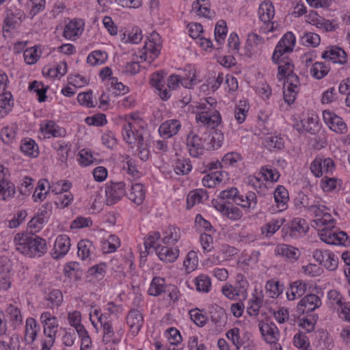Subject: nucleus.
<instances>
[{"label": "nucleus", "mask_w": 350, "mask_h": 350, "mask_svg": "<svg viewBox=\"0 0 350 350\" xmlns=\"http://www.w3.org/2000/svg\"><path fill=\"white\" fill-rule=\"evenodd\" d=\"M329 68L323 62H316L310 69L311 75L317 79H321L327 75Z\"/></svg>", "instance_id": "nucleus-40"}, {"label": "nucleus", "mask_w": 350, "mask_h": 350, "mask_svg": "<svg viewBox=\"0 0 350 350\" xmlns=\"http://www.w3.org/2000/svg\"><path fill=\"white\" fill-rule=\"evenodd\" d=\"M40 130L42 133L50 134L53 137H57L64 135L65 131L62 129L53 120H47L40 124Z\"/></svg>", "instance_id": "nucleus-25"}, {"label": "nucleus", "mask_w": 350, "mask_h": 350, "mask_svg": "<svg viewBox=\"0 0 350 350\" xmlns=\"http://www.w3.org/2000/svg\"><path fill=\"white\" fill-rule=\"evenodd\" d=\"M196 119L197 122H201L213 129L217 126L221 122V115L217 110H215L212 114L208 111H202L196 115Z\"/></svg>", "instance_id": "nucleus-15"}, {"label": "nucleus", "mask_w": 350, "mask_h": 350, "mask_svg": "<svg viewBox=\"0 0 350 350\" xmlns=\"http://www.w3.org/2000/svg\"><path fill=\"white\" fill-rule=\"evenodd\" d=\"M79 31V23L76 21H70L65 26L64 36L67 39H73L78 36Z\"/></svg>", "instance_id": "nucleus-50"}, {"label": "nucleus", "mask_w": 350, "mask_h": 350, "mask_svg": "<svg viewBox=\"0 0 350 350\" xmlns=\"http://www.w3.org/2000/svg\"><path fill=\"white\" fill-rule=\"evenodd\" d=\"M107 58V55L105 52L94 51L88 56L87 62L92 66L100 65L103 64Z\"/></svg>", "instance_id": "nucleus-39"}, {"label": "nucleus", "mask_w": 350, "mask_h": 350, "mask_svg": "<svg viewBox=\"0 0 350 350\" xmlns=\"http://www.w3.org/2000/svg\"><path fill=\"white\" fill-rule=\"evenodd\" d=\"M292 49L288 47L287 46H283L281 43L278 42L277 44L275 50L273 51L272 55V61L273 63H279L280 59L284 57V55L287 53L292 52Z\"/></svg>", "instance_id": "nucleus-45"}, {"label": "nucleus", "mask_w": 350, "mask_h": 350, "mask_svg": "<svg viewBox=\"0 0 350 350\" xmlns=\"http://www.w3.org/2000/svg\"><path fill=\"white\" fill-rule=\"evenodd\" d=\"M262 176L266 180L276 182L279 179L280 174L267 167H262L260 170Z\"/></svg>", "instance_id": "nucleus-64"}, {"label": "nucleus", "mask_w": 350, "mask_h": 350, "mask_svg": "<svg viewBox=\"0 0 350 350\" xmlns=\"http://www.w3.org/2000/svg\"><path fill=\"white\" fill-rule=\"evenodd\" d=\"M308 284L297 280L290 284L289 290L286 292V297L288 300H294L297 297L304 295L307 291Z\"/></svg>", "instance_id": "nucleus-19"}, {"label": "nucleus", "mask_w": 350, "mask_h": 350, "mask_svg": "<svg viewBox=\"0 0 350 350\" xmlns=\"http://www.w3.org/2000/svg\"><path fill=\"white\" fill-rule=\"evenodd\" d=\"M195 284L198 291L208 293L211 286V278L206 275L201 274L196 278Z\"/></svg>", "instance_id": "nucleus-37"}, {"label": "nucleus", "mask_w": 350, "mask_h": 350, "mask_svg": "<svg viewBox=\"0 0 350 350\" xmlns=\"http://www.w3.org/2000/svg\"><path fill=\"white\" fill-rule=\"evenodd\" d=\"M47 300L51 302L52 306H59L63 301L62 292L57 289L52 290L49 294Z\"/></svg>", "instance_id": "nucleus-60"}, {"label": "nucleus", "mask_w": 350, "mask_h": 350, "mask_svg": "<svg viewBox=\"0 0 350 350\" xmlns=\"http://www.w3.org/2000/svg\"><path fill=\"white\" fill-rule=\"evenodd\" d=\"M317 198L312 196V198L306 195L303 192H300L297 194L295 201L297 206H301L306 208L308 211L314 209L316 206V201Z\"/></svg>", "instance_id": "nucleus-29"}, {"label": "nucleus", "mask_w": 350, "mask_h": 350, "mask_svg": "<svg viewBox=\"0 0 350 350\" xmlns=\"http://www.w3.org/2000/svg\"><path fill=\"white\" fill-rule=\"evenodd\" d=\"M323 116L325 122L329 124V128L334 131L339 133L347 131V125L340 117L326 111L323 112Z\"/></svg>", "instance_id": "nucleus-13"}, {"label": "nucleus", "mask_w": 350, "mask_h": 350, "mask_svg": "<svg viewBox=\"0 0 350 350\" xmlns=\"http://www.w3.org/2000/svg\"><path fill=\"white\" fill-rule=\"evenodd\" d=\"M126 322L129 325L133 334L136 335L138 334L142 326V314L139 310L133 309L129 312L127 315Z\"/></svg>", "instance_id": "nucleus-17"}, {"label": "nucleus", "mask_w": 350, "mask_h": 350, "mask_svg": "<svg viewBox=\"0 0 350 350\" xmlns=\"http://www.w3.org/2000/svg\"><path fill=\"white\" fill-rule=\"evenodd\" d=\"M151 40L146 42L141 51L142 54L139 55L140 59L144 61H148L151 63L160 53V46L157 43V40H159V35L157 32H153L151 35Z\"/></svg>", "instance_id": "nucleus-3"}, {"label": "nucleus", "mask_w": 350, "mask_h": 350, "mask_svg": "<svg viewBox=\"0 0 350 350\" xmlns=\"http://www.w3.org/2000/svg\"><path fill=\"white\" fill-rule=\"evenodd\" d=\"M325 60L329 59L334 64H345L347 62L346 52L338 46H330L321 55Z\"/></svg>", "instance_id": "nucleus-11"}, {"label": "nucleus", "mask_w": 350, "mask_h": 350, "mask_svg": "<svg viewBox=\"0 0 350 350\" xmlns=\"http://www.w3.org/2000/svg\"><path fill=\"white\" fill-rule=\"evenodd\" d=\"M124 184L122 182L111 183L105 187L106 204L113 205L118 202L124 195Z\"/></svg>", "instance_id": "nucleus-6"}, {"label": "nucleus", "mask_w": 350, "mask_h": 350, "mask_svg": "<svg viewBox=\"0 0 350 350\" xmlns=\"http://www.w3.org/2000/svg\"><path fill=\"white\" fill-rule=\"evenodd\" d=\"M309 229V226L306 220L301 218H295L290 224H287L282 228L284 237L289 236L291 238L296 239L301 234H305Z\"/></svg>", "instance_id": "nucleus-4"}, {"label": "nucleus", "mask_w": 350, "mask_h": 350, "mask_svg": "<svg viewBox=\"0 0 350 350\" xmlns=\"http://www.w3.org/2000/svg\"><path fill=\"white\" fill-rule=\"evenodd\" d=\"M180 127L181 124L179 120H170L161 124L159 131L161 136L169 138L177 134Z\"/></svg>", "instance_id": "nucleus-16"}, {"label": "nucleus", "mask_w": 350, "mask_h": 350, "mask_svg": "<svg viewBox=\"0 0 350 350\" xmlns=\"http://www.w3.org/2000/svg\"><path fill=\"white\" fill-rule=\"evenodd\" d=\"M319 236L321 241L329 245H345L348 238L347 234L343 231L336 233L325 229L321 230Z\"/></svg>", "instance_id": "nucleus-10"}, {"label": "nucleus", "mask_w": 350, "mask_h": 350, "mask_svg": "<svg viewBox=\"0 0 350 350\" xmlns=\"http://www.w3.org/2000/svg\"><path fill=\"white\" fill-rule=\"evenodd\" d=\"M155 252L161 260L172 262L178 258L179 250L158 245L155 248Z\"/></svg>", "instance_id": "nucleus-18"}, {"label": "nucleus", "mask_w": 350, "mask_h": 350, "mask_svg": "<svg viewBox=\"0 0 350 350\" xmlns=\"http://www.w3.org/2000/svg\"><path fill=\"white\" fill-rule=\"evenodd\" d=\"M77 100L81 105H84L87 107H94V104L92 102V91L79 94L77 96Z\"/></svg>", "instance_id": "nucleus-58"}, {"label": "nucleus", "mask_w": 350, "mask_h": 350, "mask_svg": "<svg viewBox=\"0 0 350 350\" xmlns=\"http://www.w3.org/2000/svg\"><path fill=\"white\" fill-rule=\"evenodd\" d=\"M206 193V191L202 189L190 191L187 198V208H191L196 203L201 202L202 200L203 194Z\"/></svg>", "instance_id": "nucleus-43"}, {"label": "nucleus", "mask_w": 350, "mask_h": 350, "mask_svg": "<svg viewBox=\"0 0 350 350\" xmlns=\"http://www.w3.org/2000/svg\"><path fill=\"white\" fill-rule=\"evenodd\" d=\"M301 127L297 128L299 132L315 134L319 130V126L313 118H308L301 121Z\"/></svg>", "instance_id": "nucleus-32"}, {"label": "nucleus", "mask_w": 350, "mask_h": 350, "mask_svg": "<svg viewBox=\"0 0 350 350\" xmlns=\"http://www.w3.org/2000/svg\"><path fill=\"white\" fill-rule=\"evenodd\" d=\"M39 329L40 326L33 318L27 319L25 339L28 344H31L34 341Z\"/></svg>", "instance_id": "nucleus-21"}, {"label": "nucleus", "mask_w": 350, "mask_h": 350, "mask_svg": "<svg viewBox=\"0 0 350 350\" xmlns=\"http://www.w3.org/2000/svg\"><path fill=\"white\" fill-rule=\"evenodd\" d=\"M275 252L278 254L285 257L289 260H295L299 257L300 253L298 249L286 244H282L278 245Z\"/></svg>", "instance_id": "nucleus-22"}, {"label": "nucleus", "mask_w": 350, "mask_h": 350, "mask_svg": "<svg viewBox=\"0 0 350 350\" xmlns=\"http://www.w3.org/2000/svg\"><path fill=\"white\" fill-rule=\"evenodd\" d=\"M212 204L216 210L231 220H239L243 215L240 208L234 206L230 202H220L218 200H213Z\"/></svg>", "instance_id": "nucleus-8"}, {"label": "nucleus", "mask_w": 350, "mask_h": 350, "mask_svg": "<svg viewBox=\"0 0 350 350\" xmlns=\"http://www.w3.org/2000/svg\"><path fill=\"white\" fill-rule=\"evenodd\" d=\"M274 199L278 206L280 208V211L285 209L289 199L288 190L282 185L278 186L274 192Z\"/></svg>", "instance_id": "nucleus-26"}, {"label": "nucleus", "mask_w": 350, "mask_h": 350, "mask_svg": "<svg viewBox=\"0 0 350 350\" xmlns=\"http://www.w3.org/2000/svg\"><path fill=\"white\" fill-rule=\"evenodd\" d=\"M40 322L44 326V334L49 338V340L55 341L57 332L58 322L55 316L49 312H44L40 315Z\"/></svg>", "instance_id": "nucleus-7"}, {"label": "nucleus", "mask_w": 350, "mask_h": 350, "mask_svg": "<svg viewBox=\"0 0 350 350\" xmlns=\"http://www.w3.org/2000/svg\"><path fill=\"white\" fill-rule=\"evenodd\" d=\"M146 196V191L143 185L141 183H136L132 185L130 191L128 194V198L132 202L137 205L143 203Z\"/></svg>", "instance_id": "nucleus-20"}, {"label": "nucleus", "mask_w": 350, "mask_h": 350, "mask_svg": "<svg viewBox=\"0 0 350 350\" xmlns=\"http://www.w3.org/2000/svg\"><path fill=\"white\" fill-rule=\"evenodd\" d=\"M73 200V196L70 193H59V196L57 197L55 204L59 206L62 208L68 206Z\"/></svg>", "instance_id": "nucleus-63"}, {"label": "nucleus", "mask_w": 350, "mask_h": 350, "mask_svg": "<svg viewBox=\"0 0 350 350\" xmlns=\"http://www.w3.org/2000/svg\"><path fill=\"white\" fill-rule=\"evenodd\" d=\"M189 315L193 323L199 327L204 326L208 320V317L200 313V310L198 308L191 310L189 311Z\"/></svg>", "instance_id": "nucleus-47"}, {"label": "nucleus", "mask_w": 350, "mask_h": 350, "mask_svg": "<svg viewBox=\"0 0 350 350\" xmlns=\"http://www.w3.org/2000/svg\"><path fill=\"white\" fill-rule=\"evenodd\" d=\"M222 293L228 298L232 299L235 296L242 295L245 299L246 297V289L244 285H241L239 288L232 285H226L222 287Z\"/></svg>", "instance_id": "nucleus-31"}, {"label": "nucleus", "mask_w": 350, "mask_h": 350, "mask_svg": "<svg viewBox=\"0 0 350 350\" xmlns=\"http://www.w3.org/2000/svg\"><path fill=\"white\" fill-rule=\"evenodd\" d=\"M192 169V165L188 159H177L175 165L174 170L177 174H187Z\"/></svg>", "instance_id": "nucleus-46"}, {"label": "nucleus", "mask_w": 350, "mask_h": 350, "mask_svg": "<svg viewBox=\"0 0 350 350\" xmlns=\"http://www.w3.org/2000/svg\"><path fill=\"white\" fill-rule=\"evenodd\" d=\"M17 23L16 16L13 13L8 14L3 21V33H10L12 30L14 29Z\"/></svg>", "instance_id": "nucleus-53"}, {"label": "nucleus", "mask_w": 350, "mask_h": 350, "mask_svg": "<svg viewBox=\"0 0 350 350\" xmlns=\"http://www.w3.org/2000/svg\"><path fill=\"white\" fill-rule=\"evenodd\" d=\"M264 144L269 150H281L284 146L282 138L278 135L266 137Z\"/></svg>", "instance_id": "nucleus-36"}, {"label": "nucleus", "mask_w": 350, "mask_h": 350, "mask_svg": "<svg viewBox=\"0 0 350 350\" xmlns=\"http://www.w3.org/2000/svg\"><path fill=\"white\" fill-rule=\"evenodd\" d=\"M78 256L82 259H86L90 254L92 242L88 240H81L78 243Z\"/></svg>", "instance_id": "nucleus-51"}, {"label": "nucleus", "mask_w": 350, "mask_h": 350, "mask_svg": "<svg viewBox=\"0 0 350 350\" xmlns=\"http://www.w3.org/2000/svg\"><path fill=\"white\" fill-rule=\"evenodd\" d=\"M219 198L224 200H232L236 204L240 206L245 202L244 196L239 195V191L236 187H231L229 189L224 190L220 193Z\"/></svg>", "instance_id": "nucleus-27"}, {"label": "nucleus", "mask_w": 350, "mask_h": 350, "mask_svg": "<svg viewBox=\"0 0 350 350\" xmlns=\"http://www.w3.org/2000/svg\"><path fill=\"white\" fill-rule=\"evenodd\" d=\"M205 141L206 137H200L198 134L191 131L187 137V146L190 156L198 158L202 155Z\"/></svg>", "instance_id": "nucleus-5"}, {"label": "nucleus", "mask_w": 350, "mask_h": 350, "mask_svg": "<svg viewBox=\"0 0 350 350\" xmlns=\"http://www.w3.org/2000/svg\"><path fill=\"white\" fill-rule=\"evenodd\" d=\"M48 89V85H44L42 82L38 81H32L29 85V90L36 93L40 103L44 102L46 100V93Z\"/></svg>", "instance_id": "nucleus-30"}, {"label": "nucleus", "mask_w": 350, "mask_h": 350, "mask_svg": "<svg viewBox=\"0 0 350 350\" xmlns=\"http://www.w3.org/2000/svg\"><path fill=\"white\" fill-rule=\"evenodd\" d=\"M278 65V78L279 81H282L284 77L290 73H292L294 70V64L293 61L288 57H284L280 59L279 63H274Z\"/></svg>", "instance_id": "nucleus-23"}, {"label": "nucleus", "mask_w": 350, "mask_h": 350, "mask_svg": "<svg viewBox=\"0 0 350 350\" xmlns=\"http://www.w3.org/2000/svg\"><path fill=\"white\" fill-rule=\"evenodd\" d=\"M98 321L101 323L103 328V341L109 342L113 336V330L111 324L108 321L103 322L101 317L98 318Z\"/></svg>", "instance_id": "nucleus-59"}, {"label": "nucleus", "mask_w": 350, "mask_h": 350, "mask_svg": "<svg viewBox=\"0 0 350 350\" xmlns=\"http://www.w3.org/2000/svg\"><path fill=\"white\" fill-rule=\"evenodd\" d=\"M165 233L166 234L162 239L165 244L174 243L180 238V230L175 226H169Z\"/></svg>", "instance_id": "nucleus-35"}, {"label": "nucleus", "mask_w": 350, "mask_h": 350, "mask_svg": "<svg viewBox=\"0 0 350 350\" xmlns=\"http://www.w3.org/2000/svg\"><path fill=\"white\" fill-rule=\"evenodd\" d=\"M321 305V299L314 294L310 293L303 297L297 304V312L299 314L314 311Z\"/></svg>", "instance_id": "nucleus-9"}, {"label": "nucleus", "mask_w": 350, "mask_h": 350, "mask_svg": "<svg viewBox=\"0 0 350 350\" xmlns=\"http://www.w3.org/2000/svg\"><path fill=\"white\" fill-rule=\"evenodd\" d=\"M227 33V25L225 21H219L215 27V38L219 43L221 44L224 41Z\"/></svg>", "instance_id": "nucleus-42"}, {"label": "nucleus", "mask_w": 350, "mask_h": 350, "mask_svg": "<svg viewBox=\"0 0 350 350\" xmlns=\"http://www.w3.org/2000/svg\"><path fill=\"white\" fill-rule=\"evenodd\" d=\"M303 44L307 46L316 47L320 44V36L314 33L308 32L305 33L301 37Z\"/></svg>", "instance_id": "nucleus-48"}, {"label": "nucleus", "mask_w": 350, "mask_h": 350, "mask_svg": "<svg viewBox=\"0 0 350 350\" xmlns=\"http://www.w3.org/2000/svg\"><path fill=\"white\" fill-rule=\"evenodd\" d=\"M165 280L160 277H154L150 285L148 293L149 295L152 296H158L165 288Z\"/></svg>", "instance_id": "nucleus-34"}, {"label": "nucleus", "mask_w": 350, "mask_h": 350, "mask_svg": "<svg viewBox=\"0 0 350 350\" xmlns=\"http://www.w3.org/2000/svg\"><path fill=\"white\" fill-rule=\"evenodd\" d=\"M70 238L66 234L59 235L55 241L52 256L55 259L64 256L70 250Z\"/></svg>", "instance_id": "nucleus-12"}, {"label": "nucleus", "mask_w": 350, "mask_h": 350, "mask_svg": "<svg viewBox=\"0 0 350 350\" xmlns=\"http://www.w3.org/2000/svg\"><path fill=\"white\" fill-rule=\"evenodd\" d=\"M284 80L283 85L286 87L299 90V79L298 76L293 72L289 75H287L283 79Z\"/></svg>", "instance_id": "nucleus-56"}, {"label": "nucleus", "mask_w": 350, "mask_h": 350, "mask_svg": "<svg viewBox=\"0 0 350 350\" xmlns=\"http://www.w3.org/2000/svg\"><path fill=\"white\" fill-rule=\"evenodd\" d=\"M211 135V142L212 144V148L217 149L221 147L224 139L223 133L220 131L215 130L208 135V137H210Z\"/></svg>", "instance_id": "nucleus-57"}, {"label": "nucleus", "mask_w": 350, "mask_h": 350, "mask_svg": "<svg viewBox=\"0 0 350 350\" xmlns=\"http://www.w3.org/2000/svg\"><path fill=\"white\" fill-rule=\"evenodd\" d=\"M212 321L215 324H221L226 319V312L224 309L219 306H215L210 312Z\"/></svg>", "instance_id": "nucleus-49"}, {"label": "nucleus", "mask_w": 350, "mask_h": 350, "mask_svg": "<svg viewBox=\"0 0 350 350\" xmlns=\"http://www.w3.org/2000/svg\"><path fill=\"white\" fill-rule=\"evenodd\" d=\"M258 326L260 332L267 342L271 344L278 339L280 332L273 323H268L261 321Z\"/></svg>", "instance_id": "nucleus-14"}, {"label": "nucleus", "mask_w": 350, "mask_h": 350, "mask_svg": "<svg viewBox=\"0 0 350 350\" xmlns=\"http://www.w3.org/2000/svg\"><path fill=\"white\" fill-rule=\"evenodd\" d=\"M200 1H206V0H197L193 4V9L197 10L199 15L203 16L207 18H211L214 14L213 12L211 11V9L206 5L207 3L204 4V6L200 3Z\"/></svg>", "instance_id": "nucleus-55"}, {"label": "nucleus", "mask_w": 350, "mask_h": 350, "mask_svg": "<svg viewBox=\"0 0 350 350\" xmlns=\"http://www.w3.org/2000/svg\"><path fill=\"white\" fill-rule=\"evenodd\" d=\"M293 344L301 350H312L309 339L303 332H299L294 336Z\"/></svg>", "instance_id": "nucleus-38"}, {"label": "nucleus", "mask_w": 350, "mask_h": 350, "mask_svg": "<svg viewBox=\"0 0 350 350\" xmlns=\"http://www.w3.org/2000/svg\"><path fill=\"white\" fill-rule=\"evenodd\" d=\"M92 221L90 218L78 217L72 221L70 228L72 229H79L92 226Z\"/></svg>", "instance_id": "nucleus-62"}, {"label": "nucleus", "mask_w": 350, "mask_h": 350, "mask_svg": "<svg viewBox=\"0 0 350 350\" xmlns=\"http://www.w3.org/2000/svg\"><path fill=\"white\" fill-rule=\"evenodd\" d=\"M14 241L16 250L29 257H41L47 251L46 240L34 234L18 233Z\"/></svg>", "instance_id": "nucleus-1"}, {"label": "nucleus", "mask_w": 350, "mask_h": 350, "mask_svg": "<svg viewBox=\"0 0 350 350\" xmlns=\"http://www.w3.org/2000/svg\"><path fill=\"white\" fill-rule=\"evenodd\" d=\"M10 92L5 93L3 98L0 99V118H3L12 109Z\"/></svg>", "instance_id": "nucleus-52"}, {"label": "nucleus", "mask_w": 350, "mask_h": 350, "mask_svg": "<svg viewBox=\"0 0 350 350\" xmlns=\"http://www.w3.org/2000/svg\"><path fill=\"white\" fill-rule=\"evenodd\" d=\"M14 185L10 180L8 168L0 166V199L7 200L15 194Z\"/></svg>", "instance_id": "nucleus-2"}, {"label": "nucleus", "mask_w": 350, "mask_h": 350, "mask_svg": "<svg viewBox=\"0 0 350 350\" xmlns=\"http://www.w3.org/2000/svg\"><path fill=\"white\" fill-rule=\"evenodd\" d=\"M258 14L263 23H269L274 16V7L270 1H264L259 6Z\"/></svg>", "instance_id": "nucleus-24"}, {"label": "nucleus", "mask_w": 350, "mask_h": 350, "mask_svg": "<svg viewBox=\"0 0 350 350\" xmlns=\"http://www.w3.org/2000/svg\"><path fill=\"white\" fill-rule=\"evenodd\" d=\"M21 150L26 155L36 157L38 155V147L36 142L31 139H25L21 145Z\"/></svg>", "instance_id": "nucleus-33"}, {"label": "nucleus", "mask_w": 350, "mask_h": 350, "mask_svg": "<svg viewBox=\"0 0 350 350\" xmlns=\"http://www.w3.org/2000/svg\"><path fill=\"white\" fill-rule=\"evenodd\" d=\"M160 239V233L159 232H150L147 237L144 240V247L146 250L142 252L144 255V256H146L148 254V250L150 248H154L155 250L156 247V242Z\"/></svg>", "instance_id": "nucleus-41"}, {"label": "nucleus", "mask_w": 350, "mask_h": 350, "mask_svg": "<svg viewBox=\"0 0 350 350\" xmlns=\"http://www.w3.org/2000/svg\"><path fill=\"white\" fill-rule=\"evenodd\" d=\"M85 122L90 125L100 126L107 123L106 116L99 113L92 117H88L85 118Z\"/></svg>", "instance_id": "nucleus-61"}, {"label": "nucleus", "mask_w": 350, "mask_h": 350, "mask_svg": "<svg viewBox=\"0 0 350 350\" xmlns=\"http://www.w3.org/2000/svg\"><path fill=\"white\" fill-rule=\"evenodd\" d=\"M227 338L232 341L237 349H240L243 347V342L241 340L240 329L238 327H234L229 329L226 333Z\"/></svg>", "instance_id": "nucleus-44"}, {"label": "nucleus", "mask_w": 350, "mask_h": 350, "mask_svg": "<svg viewBox=\"0 0 350 350\" xmlns=\"http://www.w3.org/2000/svg\"><path fill=\"white\" fill-rule=\"evenodd\" d=\"M284 222V219H272L261 227L262 234L266 237H271L277 232Z\"/></svg>", "instance_id": "nucleus-28"}, {"label": "nucleus", "mask_w": 350, "mask_h": 350, "mask_svg": "<svg viewBox=\"0 0 350 350\" xmlns=\"http://www.w3.org/2000/svg\"><path fill=\"white\" fill-rule=\"evenodd\" d=\"M106 245L108 247V250L106 252H113L120 246V239L116 235L111 234L107 240L103 242V248L104 250L106 249Z\"/></svg>", "instance_id": "nucleus-54"}]
</instances>
